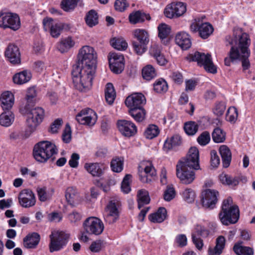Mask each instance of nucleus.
<instances>
[{
    "mask_svg": "<svg viewBox=\"0 0 255 255\" xmlns=\"http://www.w3.org/2000/svg\"><path fill=\"white\" fill-rule=\"evenodd\" d=\"M78 61L72 71L73 82L76 89L81 92L89 89L95 72L97 54L94 48L84 46L78 55Z\"/></svg>",
    "mask_w": 255,
    "mask_h": 255,
    "instance_id": "obj_1",
    "label": "nucleus"
},
{
    "mask_svg": "<svg viewBox=\"0 0 255 255\" xmlns=\"http://www.w3.org/2000/svg\"><path fill=\"white\" fill-rule=\"evenodd\" d=\"M226 40L232 47L228 53L229 56L224 59L225 65L230 66L231 63L239 60L242 62L243 70L248 69L251 65L249 57L251 54L249 46L251 40L249 35L240 28H235L233 37L227 36Z\"/></svg>",
    "mask_w": 255,
    "mask_h": 255,
    "instance_id": "obj_2",
    "label": "nucleus"
},
{
    "mask_svg": "<svg viewBox=\"0 0 255 255\" xmlns=\"http://www.w3.org/2000/svg\"><path fill=\"white\" fill-rule=\"evenodd\" d=\"M32 107L27 104L20 108L21 113L26 115V125L31 133L36 129L44 117V110L43 108L39 107L32 108Z\"/></svg>",
    "mask_w": 255,
    "mask_h": 255,
    "instance_id": "obj_3",
    "label": "nucleus"
},
{
    "mask_svg": "<svg viewBox=\"0 0 255 255\" xmlns=\"http://www.w3.org/2000/svg\"><path fill=\"white\" fill-rule=\"evenodd\" d=\"M232 199L228 197L223 201L222 209L219 214L221 223L228 226L237 222L240 217L239 209L237 206L232 205Z\"/></svg>",
    "mask_w": 255,
    "mask_h": 255,
    "instance_id": "obj_4",
    "label": "nucleus"
},
{
    "mask_svg": "<svg viewBox=\"0 0 255 255\" xmlns=\"http://www.w3.org/2000/svg\"><path fill=\"white\" fill-rule=\"evenodd\" d=\"M56 145L48 141H42L36 143L33 148V154L35 160L43 163L57 154Z\"/></svg>",
    "mask_w": 255,
    "mask_h": 255,
    "instance_id": "obj_5",
    "label": "nucleus"
},
{
    "mask_svg": "<svg viewBox=\"0 0 255 255\" xmlns=\"http://www.w3.org/2000/svg\"><path fill=\"white\" fill-rule=\"evenodd\" d=\"M186 58L189 62H197L199 66H203L209 73L214 74L217 72V67L214 64L211 55L209 54H205L196 51L188 55Z\"/></svg>",
    "mask_w": 255,
    "mask_h": 255,
    "instance_id": "obj_6",
    "label": "nucleus"
},
{
    "mask_svg": "<svg viewBox=\"0 0 255 255\" xmlns=\"http://www.w3.org/2000/svg\"><path fill=\"white\" fill-rule=\"evenodd\" d=\"M134 37L136 40L132 42L134 52L141 55L147 50V45L149 42V34L144 29H136L133 32Z\"/></svg>",
    "mask_w": 255,
    "mask_h": 255,
    "instance_id": "obj_7",
    "label": "nucleus"
},
{
    "mask_svg": "<svg viewBox=\"0 0 255 255\" xmlns=\"http://www.w3.org/2000/svg\"><path fill=\"white\" fill-rule=\"evenodd\" d=\"M70 235L64 231H55L51 233L49 238V245L50 253L58 252L65 247L68 243Z\"/></svg>",
    "mask_w": 255,
    "mask_h": 255,
    "instance_id": "obj_8",
    "label": "nucleus"
},
{
    "mask_svg": "<svg viewBox=\"0 0 255 255\" xmlns=\"http://www.w3.org/2000/svg\"><path fill=\"white\" fill-rule=\"evenodd\" d=\"M20 20L18 14L12 12H0V27L10 28L14 31L20 27Z\"/></svg>",
    "mask_w": 255,
    "mask_h": 255,
    "instance_id": "obj_9",
    "label": "nucleus"
},
{
    "mask_svg": "<svg viewBox=\"0 0 255 255\" xmlns=\"http://www.w3.org/2000/svg\"><path fill=\"white\" fill-rule=\"evenodd\" d=\"M121 202L118 198H114L110 200L105 209V221L109 224H113L119 220L120 212L119 208Z\"/></svg>",
    "mask_w": 255,
    "mask_h": 255,
    "instance_id": "obj_10",
    "label": "nucleus"
},
{
    "mask_svg": "<svg viewBox=\"0 0 255 255\" xmlns=\"http://www.w3.org/2000/svg\"><path fill=\"white\" fill-rule=\"evenodd\" d=\"M177 165L192 169H199V154L198 148L196 147H191L186 158L180 160Z\"/></svg>",
    "mask_w": 255,
    "mask_h": 255,
    "instance_id": "obj_11",
    "label": "nucleus"
},
{
    "mask_svg": "<svg viewBox=\"0 0 255 255\" xmlns=\"http://www.w3.org/2000/svg\"><path fill=\"white\" fill-rule=\"evenodd\" d=\"M84 231L89 235H101L104 229V225L98 218L91 217L87 218L83 224Z\"/></svg>",
    "mask_w": 255,
    "mask_h": 255,
    "instance_id": "obj_12",
    "label": "nucleus"
},
{
    "mask_svg": "<svg viewBox=\"0 0 255 255\" xmlns=\"http://www.w3.org/2000/svg\"><path fill=\"white\" fill-rule=\"evenodd\" d=\"M43 25L44 30H49L51 35L54 38H57L60 35L64 28L69 29L70 26L69 24L60 22H54L51 18L46 17L43 20Z\"/></svg>",
    "mask_w": 255,
    "mask_h": 255,
    "instance_id": "obj_13",
    "label": "nucleus"
},
{
    "mask_svg": "<svg viewBox=\"0 0 255 255\" xmlns=\"http://www.w3.org/2000/svg\"><path fill=\"white\" fill-rule=\"evenodd\" d=\"M139 179L143 183H148L154 180L156 176V171L149 162L141 163L138 167Z\"/></svg>",
    "mask_w": 255,
    "mask_h": 255,
    "instance_id": "obj_14",
    "label": "nucleus"
},
{
    "mask_svg": "<svg viewBox=\"0 0 255 255\" xmlns=\"http://www.w3.org/2000/svg\"><path fill=\"white\" fill-rule=\"evenodd\" d=\"M219 192L214 189H208L203 191L201 195V201L204 207L212 209L215 208L218 201Z\"/></svg>",
    "mask_w": 255,
    "mask_h": 255,
    "instance_id": "obj_15",
    "label": "nucleus"
},
{
    "mask_svg": "<svg viewBox=\"0 0 255 255\" xmlns=\"http://www.w3.org/2000/svg\"><path fill=\"white\" fill-rule=\"evenodd\" d=\"M110 68L116 74L122 73L125 67L124 57L121 53L112 52L108 56Z\"/></svg>",
    "mask_w": 255,
    "mask_h": 255,
    "instance_id": "obj_16",
    "label": "nucleus"
},
{
    "mask_svg": "<svg viewBox=\"0 0 255 255\" xmlns=\"http://www.w3.org/2000/svg\"><path fill=\"white\" fill-rule=\"evenodd\" d=\"M186 11V7L182 2H174L168 4L164 9L165 15L169 18L178 17Z\"/></svg>",
    "mask_w": 255,
    "mask_h": 255,
    "instance_id": "obj_17",
    "label": "nucleus"
},
{
    "mask_svg": "<svg viewBox=\"0 0 255 255\" xmlns=\"http://www.w3.org/2000/svg\"><path fill=\"white\" fill-rule=\"evenodd\" d=\"M76 120L80 124L92 126L96 122L97 115L91 109L82 110L76 116Z\"/></svg>",
    "mask_w": 255,
    "mask_h": 255,
    "instance_id": "obj_18",
    "label": "nucleus"
},
{
    "mask_svg": "<svg viewBox=\"0 0 255 255\" xmlns=\"http://www.w3.org/2000/svg\"><path fill=\"white\" fill-rule=\"evenodd\" d=\"M188 168L176 165V175L182 184H189L195 179V172Z\"/></svg>",
    "mask_w": 255,
    "mask_h": 255,
    "instance_id": "obj_19",
    "label": "nucleus"
},
{
    "mask_svg": "<svg viewBox=\"0 0 255 255\" xmlns=\"http://www.w3.org/2000/svg\"><path fill=\"white\" fill-rule=\"evenodd\" d=\"M145 103V98L141 93H133L125 100V104L129 109L142 108Z\"/></svg>",
    "mask_w": 255,
    "mask_h": 255,
    "instance_id": "obj_20",
    "label": "nucleus"
},
{
    "mask_svg": "<svg viewBox=\"0 0 255 255\" xmlns=\"http://www.w3.org/2000/svg\"><path fill=\"white\" fill-rule=\"evenodd\" d=\"M18 200L20 205L24 208H29L33 206L36 203L35 195L29 189L22 190L19 194Z\"/></svg>",
    "mask_w": 255,
    "mask_h": 255,
    "instance_id": "obj_21",
    "label": "nucleus"
},
{
    "mask_svg": "<svg viewBox=\"0 0 255 255\" xmlns=\"http://www.w3.org/2000/svg\"><path fill=\"white\" fill-rule=\"evenodd\" d=\"M118 126L121 133L127 137H130L134 135L137 131L135 125L129 121H119L118 122Z\"/></svg>",
    "mask_w": 255,
    "mask_h": 255,
    "instance_id": "obj_22",
    "label": "nucleus"
},
{
    "mask_svg": "<svg viewBox=\"0 0 255 255\" xmlns=\"http://www.w3.org/2000/svg\"><path fill=\"white\" fill-rule=\"evenodd\" d=\"M5 56L13 64L20 63V54L18 47L13 44H9L5 51Z\"/></svg>",
    "mask_w": 255,
    "mask_h": 255,
    "instance_id": "obj_23",
    "label": "nucleus"
},
{
    "mask_svg": "<svg viewBox=\"0 0 255 255\" xmlns=\"http://www.w3.org/2000/svg\"><path fill=\"white\" fill-rule=\"evenodd\" d=\"M66 199L72 206H75L80 201L79 194L77 189L73 186L68 187L65 193Z\"/></svg>",
    "mask_w": 255,
    "mask_h": 255,
    "instance_id": "obj_24",
    "label": "nucleus"
},
{
    "mask_svg": "<svg viewBox=\"0 0 255 255\" xmlns=\"http://www.w3.org/2000/svg\"><path fill=\"white\" fill-rule=\"evenodd\" d=\"M0 101L3 111L11 110L14 104V96L8 91L3 92L1 95Z\"/></svg>",
    "mask_w": 255,
    "mask_h": 255,
    "instance_id": "obj_25",
    "label": "nucleus"
},
{
    "mask_svg": "<svg viewBox=\"0 0 255 255\" xmlns=\"http://www.w3.org/2000/svg\"><path fill=\"white\" fill-rule=\"evenodd\" d=\"M175 41L176 44L183 50H187L191 46L190 36L185 32L178 33L175 37Z\"/></svg>",
    "mask_w": 255,
    "mask_h": 255,
    "instance_id": "obj_26",
    "label": "nucleus"
},
{
    "mask_svg": "<svg viewBox=\"0 0 255 255\" xmlns=\"http://www.w3.org/2000/svg\"><path fill=\"white\" fill-rule=\"evenodd\" d=\"M86 170L93 176L100 177L104 172V167L102 164L96 163H86L84 165Z\"/></svg>",
    "mask_w": 255,
    "mask_h": 255,
    "instance_id": "obj_27",
    "label": "nucleus"
},
{
    "mask_svg": "<svg viewBox=\"0 0 255 255\" xmlns=\"http://www.w3.org/2000/svg\"><path fill=\"white\" fill-rule=\"evenodd\" d=\"M15 116L11 110H5L0 115V125L4 127L10 126L13 123Z\"/></svg>",
    "mask_w": 255,
    "mask_h": 255,
    "instance_id": "obj_28",
    "label": "nucleus"
},
{
    "mask_svg": "<svg viewBox=\"0 0 255 255\" xmlns=\"http://www.w3.org/2000/svg\"><path fill=\"white\" fill-rule=\"evenodd\" d=\"M226 240L224 236L218 237L216 241V246L214 248H209V255H220L225 248Z\"/></svg>",
    "mask_w": 255,
    "mask_h": 255,
    "instance_id": "obj_29",
    "label": "nucleus"
},
{
    "mask_svg": "<svg viewBox=\"0 0 255 255\" xmlns=\"http://www.w3.org/2000/svg\"><path fill=\"white\" fill-rule=\"evenodd\" d=\"M40 235L36 233H33L27 235L23 239L24 246L27 249L35 248L40 241Z\"/></svg>",
    "mask_w": 255,
    "mask_h": 255,
    "instance_id": "obj_30",
    "label": "nucleus"
},
{
    "mask_svg": "<svg viewBox=\"0 0 255 255\" xmlns=\"http://www.w3.org/2000/svg\"><path fill=\"white\" fill-rule=\"evenodd\" d=\"M223 166L225 168L229 167L232 159V153L230 148L226 145H222L219 148Z\"/></svg>",
    "mask_w": 255,
    "mask_h": 255,
    "instance_id": "obj_31",
    "label": "nucleus"
},
{
    "mask_svg": "<svg viewBox=\"0 0 255 255\" xmlns=\"http://www.w3.org/2000/svg\"><path fill=\"white\" fill-rule=\"evenodd\" d=\"M145 19L149 20L150 19V15L140 10L133 12L129 15V21L132 24L142 22Z\"/></svg>",
    "mask_w": 255,
    "mask_h": 255,
    "instance_id": "obj_32",
    "label": "nucleus"
},
{
    "mask_svg": "<svg viewBox=\"0 0 255 255\" xmlns=\"http://www.w3.org/2000/svg\"><path fill=\"white\" fill-rule=\"evenodd\" d=\"M167 217V211L164 207H160L156 213L150 214L149 220L153 223H161Z\"/></svg>",
    "mask_w": 255,
    "mask_h": 255,
    "instance_id": "obj_33",
    "label": "nucleus"
},
{
    "mask_svg": "<svg viewBox=\"0 0 255 255\" xmlns=\"http://www.w3.org/2000/svg\"><path fill=\"white\" fill-rule=\"evenodd\" d=\"M31 78L30 71L24 70L15 74L13 77V82L18 85H21L28 82Z\"/></svg>",
    "mask_w": 255,
    "mask_h": 255,
    "instance_id": "obj_34",
    "label": "nucleus"
},
{
    "mask_svg": "<svg viewBox=\"0 0 255 255\" xmlns=\"http://www.w3.org/2000/svg\"><path fill=\"white\" fill-rule=\"evenodd\" d=\"M75 43V41L72 38L68 36L61 40L58 44L57 48L61 53H64L73 47Z\"/></svg>",
    "mask_w": 255,
    "mask_h": 255,
    "instance_id": "obj_35",
    "label": "nucleus"
},
{
    "mask_svg": "<svg viewBox=\"0 0 255 255\" xmlns=\"http://www.w3.org/2000/svg\"><path fill=\"white\" fill-rule=\"evenodd\" d=\"M105 99L109 105H112L116 98V93L113 85L108 83L105 90Z\"/></svg>",
    "mask_w": 255,
    "mask_h": 255,
    "instance_id": "obj_36",
    "label": "nucleus"
},
{
    "mask_svg": "<svg viewBox=\"0 0 255 255\" xmlns=\"http://www.w3.org/2000/svg\"><path fill=\"white\" fill-rule=\"evenodd\" d=\"M241 244V243L236 244L233 247V250L237 255H254V250L252 248L243 246Z\"/></svg>",
    "mask_w": 255,
    "mask_h": 255,
    "instance_id": "obj_37",
    "label": "nucleus"
},
{
    "mask_svg": "<svg viewBox=\"0 0 255 255\" xmlns=\"http://www.w3.org/2000/svg\"><path fill=\"white\" fill-rule=\"evenodd\" d=\"M150 198L148 192L145 190H140L137 193L138 208L140 209L144 205L148 204L150 202Z\"/></svg>",
    "mask_w": 255,
    "mask_h": 255,
    "instance_id": "obj_38",
    "label": "nucleus"
},
{
    "mask_svg": "<svg viewBox=\"0 0 255 255\" xmlns=\"http://www.w3.org/2000/svg\"><path fill=\"white\" fill-rule=\"evenodd\" d=\"M214 29L209 23H203L200 25L199 35L203 39L207 38L213 32Z\"/></svg>",
    "mask_w": 255,
    "mask_h": 255,
    "instance_id": "obj_39",
    "label": "nucleus"
},
{
    "mask_svg": "<svg viewBox=\"0 0 255 255\" xmlns=\"http://www.w3.org/2000/svg\"><path fill=\"white\" fill-rule=\"evenodd\" d=\"M181 138L180 136L176 134L172 136L169 139H167L164 142L163 148L167 150L173 148L174 147L180 145Z\"/></svg>",
    "mask_w": 255,
    "mask_h": 255,
    "instance_id": "obj_40",
    "label": "nucleus"
},
{
    "mask_svg": "<svg viewBox=\"0 0 255 255\" xmlns=\"http://www.w3.org/2000/svg\"><path fill=\"white\" fill-rule=\"evenodd\" d=\"M226 136L225 131L219 127L215 128L212 133L213 140L215 143L223 142L226 139Z\"/></svg>",
    "mask_w": 255,
    "mask_h": 255,
    "instance_id": "obj_41",
    "label": "nucleus"
},
{
    "mask_svg": "<svg viewBox=\"0 0 255 255\" xmlns=\"http://www.w3.org/2000/svg\"><path fill=\"white\" fill-rule=\"evenodd\" d=\"M130 115L138 122H142L145 116V111L143 108L131 109L129 110Z\"/></svg>",
    "mask_w": 255,
    "mask_h": 255,
    "instance_id": "obj_42",
    "label": "nucleus"
},
{
    "mask_svg": "<svg viewBox=\"0 0 255 255\" xmlns=\"http://www.w3.org/2000/svg\"><path fill=\"white\" fill-rule=\"evenodd\" d=\"M143 78L146 80H150L156 76L154 68L151 65H147L142 70Z\"/></svg>",
    "mask_w": 255,
    "mask_h": 255,
    "instance_id": "obj_43",
    "label": "nucleus"
},
{
    "mask_svg": "<svg viewBox=\"0 0 255 255\" xmlns=\"http://www.w3.org/2000/svg\"><path fill=\"white\" fill-rule=\"evenodd\" d=\"M85 20L87 24L91 27L98 23V16L94 10H90L86 15Z\"/></svg>",
    "mask_w": 255,
    "mask_h": 255,
    "instance_id": "obj_44",
    "label": "nucleus"
},
{
    "mask_svg": "<svg viewBox=\"0 0 255 255\" xmlns=\"http://www.w3.org/2000/svg\"><path fill=\"white\" fill-rule=\"evenodd\" d=\"M220 179L223 184H226L228 185L236 186L239 183L238 177H233L226 174L220 175Z\"/></svg>",
    "mask_w": 255,
    "mask_h": 255,
    "instance_id": "obj_45",
    "label": "nucleus"
},
{
    "mask_svg": "<svg viewBox=\"0 0 255 255\" xmlns=\"http://www.w3.org/2000/svg\"><path fill=\"white\" fill-rule=\"evenodd\" d=\"M159 133V129L157 126L154 125H149L144 132L146 138L152 139L157 136Z\"/></svg>",
    "mask_w": 255,
    "mask_h": 255,
    "instance_id": "obj_46",
    "label": "nucleus"
},
{
    "mask_svg": "<svg viewBox=\"0 0 255 255\" xmlns=\"http://www.w3.org/2000/svg\"><path fill=\"white\" fill-rule=\"evenodd\" d=\"M37 90L35 87L29 88L27 90L26 95V104H29L30 106H32L35 101V98L37 96Z\"/></svg>",
    "mask_w": 255,
    "mask_h": 255,
    "instance_id": "obj_47",
    "label": "nucleus"
},
{
    "mask_svg": "<svg viewBox=\"0 0 255 255\" xmlns=\"http://www.w3.org/2000/svg\"><path fill=\"white\" fill-rule=\"evenodd\" d=\"M112 46L119 50H125L128 47L127 42L121 38H114L111 41Z\"/></svg>",
    "mask_w": 255,
    "mask_h": 255,
    "instance_id": "obj_48",
    "label": "nucleus"
},
{
    "mask_svg": "<svg viewBox=\"0 0 255 255\" xmlns=\"http://www.w3.org/2000/svg\"><path fill=\"white\" fill-rule=\"evenodd\" d=\"M82 0H62L61 3L62 8L66 11L73 9Z\"/></svg>",
    "mask_w": 255,
    "mask_h": 255,
    "instance_id": "obj_49",
    "label": "nucleus"
},
{
    "mask_svg": "<svg viewBox=\"0 0 255 255\" xmlns=\"http://www.w3.org/2000/svg\"><path fill=\"white\" fill-rule=\"evenodd\" d=\"M153 87L154 90L158 93H164L168 89L166 82L162 79L157 80L154 84Z\"/></svg>",
    "mask_w": 255,
    "mask_h": 255,
    "instance_id": "obj_50",
    "label": "nucleus"
},
{
    "mask_svg": "<svg viewBox=\"0 0 255 255\" xmlns=\"http://www.w3.org/2000/svg\"><path fill=\"white\" fill-rule=\"evenodd\" d=\"M184 128L187 134L193 135L197 132L198 125L194 122H189L185 124Z\"/></svg>",
    "mask_w": 255,
    "mask_h": 255,
    "instance_id": "obj_51",
    "label": "nucleus"
},
{
    "mask_svg": "<svg viewBox=\"0 0 255 255\" xmlns=\"http://www.w3.org/2000/svg\"><path fill=\"white\" fill-rule=\"evenodd\" d=\"M158 36L160 39L166 38L170 32V27L169 25L161 23L158 26Z\"/></svg>",
    "mask_w": 255,
    "mask_h": 255,
    "instance_id": "obj_52",
    "label": "nucleus"
},
{
    "mask_svg": "<svg viewBox=\"0 0 255 255\" xmlns=\"http://www.w3.org/2000/svg\"><path fill=\"white\" fill-rule=\"evenodd\" d=\"M111 166L114 172H120L123 169V160L119 157L114 158L111 162Z\"/></svg>",
    "mask_w": 255,
    "mask_h": 255,
    "instance_id": "obj_53",
    "label": "nucleus"
},
{
    "mask_svg": "<svg viewBox=\"0 0 255 255\" xmlns=\"http://www.w3.org/2000/svg\"><path fill=\"white\" fill-rule=\"evenodd\" d=\"M210 140V134L208 131H204L202 132L197 139L198 143L202 146H205L208 144Z\"/></svg>",
    "mask_w": 255,
    "mask_h": 255,
    "instance_id": "obj_54",
    "label": "nucleus"
},
{
    "mask_svg": "<svg viewBox=\"0 0 255 255\" xmlns=\"http://www.w3.org/2000/svg\"><path fill=\"white\" fill-rule=\"evenodd\" d=\"M192 234H194L196 237L206 238L209 234V231L204 227L201 225H197L195 228V231Z\"/></svg>",
    "mask_w": 255,
    "mask_h": 255,
    "instance_id": "obj_55",
    "label": "nucleus"
},
{
    "mask_svg": "<svg viewBox=\"0 0 255 255\" xmlns=\"http://www.w3.org/2000/svg\"><path fill=\"white\" fill-rule=\"evenodd\" d=\"M238 116V110L235 107H230L227 111L226 118L228 121L231 123H234L237 119Z\"/></svg>",
    "mask_w": 255,
    "mask_h": 255,
    "instance_id": "obj_56",
    "label": "nucleus"
},
{
    "mask_svg": "<svg viewBox=\"0 0 255 255\" xmlns=\"http://www.w3.org/2000/svg\"><path fill=\"white\" fill-rule=\"evenodd\" d=\"M182 196L186 202L188 203H191L194 200L195 194L192 189L186 188L183 192Z\"/></svg>",
    "mask_w": 255,
    "mask_h": 255,
    "instance_id": "obj_57",
    "label": "nucleus"
},
{
    "mask_svg": "<svg viewBox=\"0 0 255 255\" xmlns=\"http://www.w3.org/2000/svg\"><path fill=\"white\" fill-rule=\"evenodd\" d=\"M131 175L130 174H127L121 184V189L122 191L124 192L125 193H128L130 191V187L129 185V180L131 178Z\"/></svg>",
    "mask_w": 255,
    "mask_h": 255,
    "instance_id": "obj_58",
    "label": "nucleus"
},
{
    "mask_svg": "<svg viewBox=\"0 0 255 255\" xmlns=\"http://www.w3.org/2000/svg\"><path fill=\"white\" fill-rule=\"evenodd\" d=\"M226 110V105L223 102H217L213 109L214 113L217 116H221Z\"/></svg>",
    "mask_w": 255,
    "mask_h": 255,
    "instance_id": "obj_59",
    "label": "nucleus"
},
{
    "mask_svg": "<svg viewBox=\"0 0 255 255\" xmlns=\"http://www.w3.org/2000/svg\"><path fill=\"white\" fill-rule=\"evenodd\" d=\"M62 137L65 143H69L71 140V129L68 124H67L65 126Z\"/></svg>",
    "mask_w": 255,
    "mask_h": 255,
    "instance_id": "obj_60",
    "label": "nucleus"
},
{
    "mask_svg": "<svg viewBox=\"0 0 255 255\" xmlns=\"http://www.w3.org/2000/svg\"><path fill=\"white\" fill-rule=\"evenodd\" d=\"M175 191L173 187L168 186L164 193V199L167 201H170L175 197Z\"/></svg>",
    "mask_w": 255,
    "mask_h": 255,
    "instance_id": "obj_61",
    "label": "nucleus"
},
{
    "mask_svg": "<svg viewBox=\"0 0 255 255\" xmlns=\"http://www.w3.org/2000/svg\"><path fill=\"white\" fill-rule=\"evenodd\" d=\"M175 242L179 247H184L187 244V239L185 235H178L175 239Z\"/></svg>",
    "mask_w": 255,
    "mask_h": 255,
    "instance_id": "obj_62",
    "label": "nucleus"
},
{
    "mask_svg": "<svg viewBox=\"0 0 255 255\" xmlns=\"http://www.w3.org/2000/svg\"><path fill=\"white\" fill-rule=\"evenodd\" d=\"M63 124L62 120L57 119L55 120L51 125L49 131L52 133H55L58 132Z\"/></svg>",
    "mask_w": 255,
    "mask_h": 255,
    "instance_id": "obj_63",
    "label": "nucleus"
},
{
    "mask_svg": "<svg viewBox=\"0 0 255 255\" xmlns=\"http://www.w3.org/2000/svg\"><path fill=\"white\" fill-rule=\"evenodd\" d=\"M36 191L37 192L38 198L40 201L45 202L47 200L48 195L46 192V187H37Z\"/></svg>",
    "mask_w": 255,
    "mask_h": 255,
    "instance_id": "obj_64",
    "label": "nucleus"
}]
</instances>
